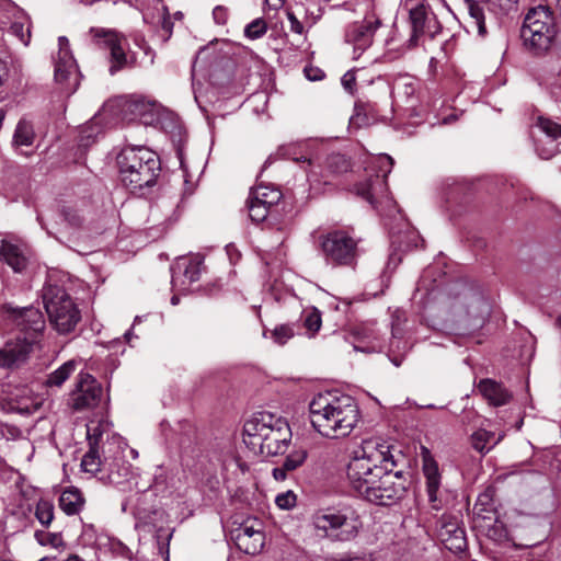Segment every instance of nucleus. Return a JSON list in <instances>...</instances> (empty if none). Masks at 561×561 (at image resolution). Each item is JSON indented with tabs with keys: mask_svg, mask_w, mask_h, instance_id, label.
Returning a JSON list of instances; mask_svg holds the SVG:
<instances>
[{
	"mask_svg": "<svg viewBox=\"0 0 561 561\" xmlns=\"http://www.w3.org/2000/svg\"><path fill=\"white\" fill-rule=\"evenodd\" d=\"M314 430L327 438L348 436L360 421V411L353 397L332 392L319 393L309 404Z\"/></svg>",
	"mask_w": 561,
	"mask_h": 561,
	"instance_id": "1",
	"label": "nucleus"
},
{
	"mask_svg": "<svg viewBox=\"0 0 561 561\" xmlns=\"http://www.w3.org/2000/svg\"><path fill=\"white\" fill-rule=\"evenodd\" d=\"M391 446L380 437H369L354 449L347 463L346 476L351 486L364 495L377 482L386 469H393L396 461Z\"/></svg>",
	"mask_w": 561,
	"mask_h": 561,
	"instance_id": "2",
	"label": "nucleus"
},
{
	"mask_svg": "<svg viewBox=\"0 0 561 561\" xmlns=\"http://www.w3.org/2000/svg\"><path fill=\"white\" fill-rule=\"evenodd\" d=\"M290 439L288 423L270 412L255 413L243 425V442L254 454L266 457L283 454Z\"/></svg>",
	"mask_w": 561,
	"mask_h": 561,
	"instance_id": "3",
	"label": "nucleus"
},
{
	"mask_svg": "<svg viewBox=\"0 0 561 561\" xmlns=\"http://www.w3.org/2000/svg\"><path fill=\"white\" fill-rule=\"evenodd\" d=\"M3 311L24 332L23 337L18 336L15 341L7 342L0 350V366L12 367L26 360L45 327V321L41 311L33 307L19 309L4 305Z\"/></svg>",
	"mask_w": 561,
	"mask_h": 561,
	"instance_id": "4",
	"label": "nucleus"
},
{
	"mask_svg": "<svg viewBox=\"0 0 561 561\" xmlns=\"http://www.w3.org/2000/svg\"><path fill=\"white\" fill-rule=\"evenodd\" d=\"M121 182L133 192L154 185L159 161L153 151L144 146H128L117 156Z\"/></svg>",
	"mask_w": 561,
	"mask_h": 561,
	"instance_id": "5",
	"label": "nucleus"
},
{
	"mask_svg": "<svg viewBox=\"0 0 561 561\" xmlns=\"http://www.w3.org/2000/svg\"><path fill=\"white\" fill-rule=\"evenodd\" d=\"M312 525L321 536L346 542L355 539L363 526L360 516L351 507L319 510L312 515Z\"/></svg>",
	"mask_w": 561,
	"mask_h": 561,
	"instance_id": "6",
	"label": "nucleus"
},
{
	"mask_svg": "<svg viewBox=\"0 0 561 561\" xmlns=\"http://www.w3.org/2000/svg\"><path fill=\"white\" fill-rule=\"evenodd\" d=\"M43 304L50 324L60 334L75 330L81 319L80 310L61 287L47 285L43 289Z\"/></svg>",
	"mask_w": 561,
	"mask_h": 561,
	"instance_id": "7",
	"label": "nucleus"
},
{
	"mask_svg": "<svg viewBox=\"0 0 561 561\" xmlns=\"http://www.w3.org/2000/svg\"><path fill=\"white\" fill-rule=\"evenodd\" d=\"M405 5L409 9L411 34L408 39H403L398 30L394 28L396 35L387 41V44L398 42L396 48L411 49L417 45L421 35L434 37L440 32L442 26L430 4L424 0L415 3L414 0H407Z\"/></svg>",
	"mask_w": 561,
	"mask_h": 561,
	"instance_id": "8",
	"label": "nucleus"
},
{
	"mask_svg": "<svg viewBox=\"0 0 561 561\" xmlns=\"http://www.w3.org/2000/svg\"><path fill=\"white\" fill-rule=\"evenodd\" d=\"M554 35V19L547 8L538 7L526 14L520 30L525 46L536 51L547 50Z\"/></svg>",
	"mask_w": 561,
	"mask_h": 561,
	"instance_id": "9",
	"label": "nucleus"
},
{
	"mask_svg": "<svg viewBox=\"0 0 561 561\" xmlns=\"http://www.w3.org/2000/svg\"><path fill=\"white\" fill-rule=\"evenodd\" d=\"M320 249L329 264L353 266L358 256L357 241L345 231L335 230L320 236Z\"/></svg>",
	"mask_w": 561,
	"mask_h": 561,
	"instance_id": "10",
	"label": "nucleus"
},
{
	"mask_svg": "<svg viewBox=\"0 0 561 561\" xmlns=\"http://www.w3.org/2000/svg\"><path fill=\"white\" fill-rule=\"evenodd\" d=\"M393 167V159L388 154H380L369 167L371 171L378 168V173L369 174L368 179L359 182L355 186L356 194L366 199L370 205L377 207L378 204L389 202L387 176Z\"/></svg>",
	"mask_w": 561,
	"mask_h": 561,
	"instance_id": "11",
	"label": "nucleus"
},
{
	"mask_svg": "<svg viewBox=\"0 0 561 561\" xmlns=\"http://www.w3.org/2000/svg\"><path fill=\"white\" fill-rule=\"evenodd\" d=\"M58 53L54 59L55 81L65 95L76 92L79 85V71L76 60L69 48V41L65 36L58 38Z\"/></svg>",
	"mask_w": 561,
	"mask_h": 561,
	"instance_id": "12",
	"label": "nucleus"
},
{
	"mask_svg": "<svg viewBox=\"0 0 561 561\" xmlns=\"http://www.w3.org/2000/svg\"><path fill=\"white\" fill-rule=\"evenodd\" d=\"M392 470L386 469V473L377 482H374L363 497L378 505H389L401 499L407 490V480L401 471L393 472Z\"/></svg>",
	"mask_w": 561,
	"mask_h": 561,
	"instance_id": "13",
	"label": "nucleus"
},
{
	"mask_svg": "<svg viewBox=\"0 0 561 561\" xmlns=\"http://www.w3.org/2000/svg\"><path fill=\"white\" fill-rule=\"evenodd\" d=\"M451 311L460 319H479L489 312V305L480 293L463 287L454 298Z\"/></svg>",
	"mask_w": 561,
	"mask_h": 561,
	"instance_id": "14",
	"label": "nucleus"
},
{
	"mask_svg": "<svg viewBox=\"0 0 561 561\" xmlns=\"http://www.w3.org/2000/svg\"><path fill=\"white\" fill-rule=\"evenodd\" d=\"M232 539L239 550L247 554H257L264 547L265 536L262 523L257 519L247 520L232 531Z\"/></svg>",
	"mask_w": 561,
	"mask_h": 561,
	"instance_id": "15",
	"label": "nucleus"
},
{
	"mask_svg": "<svg viewBox=\"0 0 561 561\" xmlns=\"http://www.w3.org/2000/svg\"><path fill=\"white\" fill-rule=\"evenodd\" d=\"M380 22L377 19H366L347 26L345 42L353 46V58L358 59L373 44V38Z\"/></svg>",
	"mask_w": 561,
	"mask_h": 561,
	"instance_id": "16",
	"label": "nucleus"
},
{
	"mask_svg": "<svg viewBox=\"0 0 561 561\" xmlns=\"http://www.w3.org/2000/svg\"><path fill=\"white\" fill-rule=\"evenodd\" d=\"M101 394L100 383L90 374L81 373L72 392L71 407L76 411L93 409L99 404Z\"/></svg>",
	"mask_w": 561,
	"mask_h": 561,
	"instance_id": "17",
	"label": "nucleus"
},
{
	"mask_svg": "<svg viewBox=\"0 0 561 561\" xmlns=\"http://www.w3.org/2000/svg\"><path fill=\"white\" fill-rule=\"evenodd\" d=\"M98 44H103L110 49V72L111 75L116 73L123 69L127 64V57L122 46L123 37L113 30H106L101 27H93L90 30Z\"/></svg>",
	"mask_w": 561,
	"mask_h": 561,
	"instance_id": "18",
	"label": "nucleus"
},
{
	"mask_svg": "<svg viewBox=\"0 0 561 561\" xmlns=\"http://www.w3.org/2000/svg\"><path fill=\"white\" fill-rule=\"evenodd\" d=\"M439 538L453 552H461L467 547L465 530L456 522H446L439 529Z\"/></svg>",
	"mask_w": 561,
	"mask_h": 561,
	"instance_id": "19",
	"label": "nucleus"
},
{
	"mask_svg": "<svg viewBox=\"0 0 561 561\" xmlns=\"http://www.w3.org/2000/svg\"><path fill=\"white\" fill-rule=\"evenodd\" d=\"M0 256L16 273L24 271L28 261L26 249L10 241H2Z\"/></svg>",
	"mask_w": 561,
	"mask_h": 561,
	"instance_id": "20",
	"label": "nucleus"
},
{
	"mask_svg": "<svg viewBox=\"0 0 561 561\" xmlns=\"http://www.w3.org/2000/svg\"><path fill=\"white\" fill-rule=\"evenodd\" d=\"M478 390L494 407L504 405L511 399V393L492 379L481 380L478 385Z\"/></svg>",
	"mask_w": 561,
	"mask_h": 561,
	"instance_id": "21",
	"label": "nucleus"
},
{
	"mask_svg": "<svg viewBox=\"0 0 561 561\" xmlns=\"http://www.w3.org/2000/svg\"><path fill=\"white\" fill-rule=\"evenodd\" d=\"M424 477L426 479V492L428 496V501L432 504V507L438 510V489L440 485V474L438 471V466L433 460H425L423 466Z\"/></svg>",
	"mask_w": 561,
	"mask_h": 561,
	"instance_id": "22",
	"label": "nucleus"
},
{
	"mask_svg": "<svg viewBox=\"0 0 561 561\" xmlns=\"http://www.w3.org/2000/svg\"><path fill=\"white\" fill-rule=\"evenodd\" d=\"M84 499L75 488L65 490L59 497V506L67 515L78 514L83 507Z\"/></svg>",
	"mask_w": 561,
	"mask_h": 561,
	"instance_id": "23",
	"label": "nucleus"
},
{
	"mask_svg": "<svg viewBox=\"0 0 561 561\" xmlns=\"http://www.w3.org/2000/svg\"><path fill=\"white\" fill-rule=\"evenodd\" d=\"M500 440V436L496 437L493 432L482 428L476 431L471 435L472 447L481 454H485L491 450Z\"/></svg>",
	"mask_w": 561,
	"mask_h": 561,
	"instance_id": "24",
	"label": "nucleus"
},
{
	"mask_svg": "<svg viewBox=\"0 0 561 561\" xmlns=\"http://www.w3.org/2000/svg\"><path fill=\"white\" fill-rule=\"evenodd\" d=\"M249 197L264 206L272 207L280 201L282 193L277 188L260 185L250 193Z\"/></svg>",
	"mask_w": 561,
	"mask_h": 561,
	"instance_id": "25",
	"label": "nucleus"
},
{
	"mask_svg": "<svg viewBox=\"0 0 561 561\" xmlns=\"http://www.w3.org/2000/svg\"><path fill=\"white\" fill-rule=\"evenodd\" d=\"M465 9L473 21V25L480 36L486 34L483 7L476 0H462Z\"/></svg>",
	"mask_w": 561,
	"mask_h": 561,
	"instance_id": "26",
	"label": "nucleus"
},
{
	"mask_svg": "<svg viewBox=\"0 0 561 561\" xmlns=\"http://www.w3.org/2000/svg\"><path fill=\"white\" fill-rule=\"evenodd\" d=\"M77 363L71 359L62 364L47 377L48 387H60L76 370Z\"/></svg>",
	"mask_w": 561,
	"mask_h": 561,
	"instance_id": "27",
	"label": "nucleus"
},
{
	"mask_svg": "<svg viewBox=\"0 0 561 561\" xmlns=\"http://www.w3.org/2000/svg\"><path fill=\"white\" fill-rule=\"evenodd\" d=\"M35 134L33 130V126L22 119L18 123L16 128L13 135V145L19 146H31L34 141Z\"/></svg>",
	"mask_w": 561,
	"mask_h": 561,
	"instance_id": "28",
	"label": "nucleus"
},
{
	"mask_svg": "<svg viewBox=\"0 0 561 561\" xmlns=\"http://www.w3.org/2000/svg\"><path fill=\"white\" fill-rule=\"evenodd\" d=\"M130 476V466L123 459H115L108 469L107 479L111 483L121 484Z\"/></svg>",
	"mask_w": 561,
	"mask_h": 561,
	"instance_id": "29",
	"label": "nucleus"
},
{
	"mask_svg": "<svg viewBox=\"0 0 561 561\" xmlns=\"http://www.w3.org/2000/svg\"><path fill=\"white\" fill-rule=\"evenodd\" d=\"M35 516L43 526L48 527L54 518V505L46 500L38 501Z\"/></svg>",
	"mask_w": 561,
	"mask_h": 561,
	"instance_id": "30",
	"label": "nucleus"
},
{
	"mask_svg": "<svg viewBox=\"0 0 561 561\" xmlns=\"http://www.w3.org/2000/svg\"><path fill=\"white\" fill-rule=\"evenodd\" d=\"M101 465L102 462L100 456L94 446L91 444L90 450L83 456L81 460V468L85 472L96 473L101 470Z\"/></svg>",
	"mask_w": 561,
	"mask_h": 561,
	"instance_id": "31",
	"label": "nucleus"
},
{
	"mask_svg": "<svg viewBox=\"0 0 561 561\" xmlns=\"http://www.w3.org/2000/svg\"><path fill=\"white\" fill-rule=\"evenodd\" d=\"M321 323V313L317 308L305 311L304 327L307 329L310 336H313L320 330Z\"/></svg>",
	"mask_w": 561,
	"mask_h": 561,
	"instance_id": "32",
	"label": "nucleus"
},
{
	"mask_svg": "<svg viewBox=\"0 0 561 561\" xmlns=\"http://www.w3.org/2000/svg\"><path fill=\"white\" fill-rule=\"evenodd\" d=\"M267 32V23L264 19L257 18L249 23L244 28V35L249 39H259Z\"/></svg>",
	"mask_w": 561,
	"mask_h": 561,
	"instance_id": "33",
	"label": "nucleus"
},
{
	"mask_svg": "<svg viewBox=\"0 0 561 561\" xmlns=\"http://www.w3.org/2000/svg\"><path fill=\"white\" fill-rule=\"evenodd\" d=\"M24 21H14L10 27L13 35H15L25 46L30 43L31 27L26 19Z\"/></svg>",
	"mask_w": 561,
	"mask_h": 561,
	"instance_id": "34",
	"label": "nucleus"
},
{
	"mask_svg": "<svg viewBox=\"0 0 561 561\" xmlns=\"http://www.w3.org/2000/svg\"><path fill=\"white\" fill-rule=\"evenodd\" d=\"M537 125L551 139V142L561 137V125L556 122L539 117Z\"/></svg>",
	"mask_w": 561,
	"mask_h": 561,
	"instance_id": "35",
	"label": "nucleus"
},
{
	"mask_svg": "<svg viewBox=\"0 0 561 561\" xmlns=\"http://www.w3.org/2000/svg\"><path fill=\"white\" fill-rule=\"evenodd\" d=\"M248 208H249V216L252 221L254 222H261L263 221L267 215H268V206H264L250 197L248 198Z\"/></svg>",
	"mask_w": 561,
	"mask_h": 561,
	"instance_id": "36",
	"label": "nucleus"
},
{
	"mask_svg": "<svg viewBox=\"0 0 561 561\" xmlns=\"http://www.w3.org/2000/svg\"><path fill=\"white\" fill-rule=\"evenodd\" d=\"M306 458H307L306 450H304V449L295 450L286 457L283 466L288 471H293V470L297 469L299 466H301L304 463V461L306 460Z\"/></svg>",
	"mask_w": 561,
	"mask_h": 561,
	"instance_id": "37",
	"label": "nucleus"
},
{
	"mask_svg": "<svg viewBox=\"0 0 561 561\" xmlns=\"http://www.w3.org/2000/svg\"><path fill=\"white\" fill-rule=\"evenodd\" d=\"M294 336V329L288 324H282L276 327L272 331V337L279 345H284Z\"/></svg>",
	"mask_w": 561,
	"mask_h": 561,
	"instance_id": "38",
	"label": "nucleus"
},
{
	"mask_svg": "<svg viewBox=\"0 0 561 561\" xmlns=\"http://www.w3.org/2000/svg\"><path fill=\"white\" fill-rule=\"evenodd\" d=\"M277 506L283 510H289L295 506L296 504V495L291 492H285L282 494H278L275 500Z\"/></svg>",
	"mask_w": 561,
	"mask_h": 561,
	"instance_id": "39",
	"label": "nucleus"
},
{
	"mask_svg": "<svg viewBox=\"0 0 561 561\" xmlns=\"http://www.w3.org/2000/svg\"><path fill=\"white\" fill-rule=\"evenodd\" d=\"M304 72H305L307 79L310 81L322 80L325 76L321 69H319L317 67H312V66L306 67L304 69Z\"/></svg>",
	"mask_w": 561,
	"mask_h": 561,
	"instance_id": "40",
	"label": "nucleus"
},
{
	"mask_svg": "<svg viewBox=\"0 0 561 561\" xmlns=\"http://www.w3.org/2000/svg\"><path fill=\"white\" fill-rule=\"evenodd\" d=\"M214 20L217 24H225L228 20V11L224 7H216L213 11Z\"/></svg>",
	"mask_w": 561,
	"mask_h": 561,
	"instance_id": "41",
	"label": "nucleus"
},
{
	"mask_svg": "<svg viewBox=\"0 0 561 561\" xmlns=\"http://www.w3.org/2000/svg\"><path fill=\"white\" fill-rule=\"evenodd\" d=\"M184 274L190 279V282L197 280L198 275H199V263L198 262L190 263V265L185 268Z\"/></svg>",
	"mask_w": 561,
	"mask_h": 561,
	"instance_id": "42",
	"label": "nucleus"
},
{
	"mask_svg": "<svg viewBox=\"0 0 561 561\" xmlns=\"http://www.w3.org/2000/svg\"><path fill=\"white\" fill-rule=\"evenodd\" d=\"M289 24H290V31L301 35L304 33V25L302 23L296 18V15L291 12L287 14Z\"/></svg>",
	"mask_w": 561,
	"mask_h": 561,
	"instance_id": "43",
	"label": "nucleus"
},
{
	"mask_svg": "<svg viewBox=\"0 0 561 561\" xmlns=\"http://www.w3.org/2000/svg\"><path fill=\"white\" fill-rule=\"evenodd\" d=\"M325 561H370V560L365 559V558H359V557H350L347 554H342V556H337V557H328L325 559Z\"/></svg>",
	"mask_w": 561,
	"mask_h": 561,
	"instance_id": "44",
	"label": "nucleus"
},
{
	"mask_svg": "<svg viewBox=\"0 0 561 561\" xmlns=\"http://www.w3.org/2000/svg\"><path fill=\"white\" fill-rule=\"evenodd\" d=\"M287 472H288V470L285 469L284 466L276 467V468L273 469V477L277 481H284L286 479V477H287Z\"/></svg>",
	"mask_w": 561,
	"mask_h": 561,
	"instance_id": "45",
	"label": "nucleus"
},
{
	"mask_svg": "<svg viewBox=\"0 0 561 561\" xmlns=\"http://www.w3.org/2000/svg\"><path fill=\"white\" fill-rule=\"evenodd\" d=\"M342 83L347 90H352L353 84H355V76L346 72L342 78Z\"/></svg>",
	"mask_w": 561,
	"mask_h": 561,
	"instance_id": "46",
	"label": "nucleus"
},
{
	"mask_svg": "<svg viewBox=\"0 0 561 561\" xmlns=\"http://www.w3.org/2000/svg\"><path fill=\"white\" fill-rule=\"evenodd\" d=\"M556 151L557 150L554 147L547 151L545 149H538V153L542 159H550L554 154Z\"/></svg>",
	"mask_w": 561,
	"mask_h": 561,
	"instance_id": "47",
	"label": "nucleus"
},
{
	"mask_svg": "<svg viewBox=\"0 0 561 561\" xmlns=\"http://www.w3.org/2000/svg\"><path fill=\"white\" fill-rule=\"evenodd\" d=\"M266 3L273 8V9H278L280 8L283 4H284V1L285 0H265Z\"/></svg>",
	"mask_w": 561,
	"mask_h": 561,
	"instance_id": "48",
	"label": "nucleus"
},
{
	"mask_svg": "<svg viewBox=\"0 0 561 561\" xmlns=\"http://www.w3.org/2000/svg\"><path fill=\"white\" fill-rule=\"evenodd\" d=\"M7 75V68L4 62L0 59V84L3 82Z\"/></svg>",
	"mask_w": 561,
	"mask_h": 561,
	"instance_id": "49",
	"label": "nucleus"
},
{
	"mask_svg": "<svg viewBox=\"0 0 561 561\" xmlns=\"http://www.w3.org/2000/svg\"><path fill=\"white\" fill-rule=\"evenodd\" d=\"M133 106L135 107V111H137L140 114V108L145 106L142 101H135L133 103Z\"/></svg>",
	"mask_w": 561,
	"mask_h": 561,
	"instance_id": "50",
	"label": "nucleus"
},
{
	"mask_svg": "<svg viewBox=\"0 0 561 561\" xmlns=\"http://www.w3.org/2000/svg\"><path fill=\"white\" fill-rule=\"evenodd\" d=\"M66 561H84L83 559H81L79 556L77 554H71L69 556Z\"/></svg>",
	"mask_w": 561,
	"mask_h": 561,
	"instance_id": "51",
	"label": "nucleus"
},
{
	"mask_svg": "<svg viewBox=\"0 0 561 561\" xmlns=\"http://www.w3.org/2000/svg\"><path fill=\"white\" fill-rule=\"evenodd\" d=\"M171 302H172V305H178L179 304V297L178 296H173L171 298Z\"/></svg>",
	"mask_w": 561,
	"mask_h": 561,
	"instance_id": "52",
	"label": "nucleus"
},
{
	"mask_svg": "<svg viewBox=\"0 0 561 561\" xmlns=\"http://www.w3.org/2000/svg\"><path fill=\"white\" fill-rule=\"evenodd\" d=\"M557 8H558V10H559V11H560V13H561V0H558V1H557Z\"/></svg>",
	"mask_w": 561,
	"mask_h": 561,
	"instance_id": "53",
	"label": "nucleus"
},
{
	"mask_svg": "<svg viewBox=\"0 0 561 561\" xmlns=\"http://www.w3.org/2000/svg\"><path fill=\"white\" fill-rule=\"evenodd\" d=\"M125 337H126V340H127V341H129V340H130V337H131V333H130V332H127V333L125 334Z\"/></svg>",
	"mask_w": 561,
	"mask_h": 561,
	"instance_id": "54",
	"label": "nucleus"
},
{
	"mask_svg": "<svg viewBox=\"0 0 561 561\" xmlns=\"http://www.w3.org/2000/svg\"><path fill=\"white\" fill-rule=\"evenodd\" d=\"M393 363H394V365H396V366H399V365H400V362H399V360H397V359H394V360H393Z\"/></svg>",
	"mask_w": 561,
	"mask_h": 561,
	"instance_id": "55",
	"label": "nucleus"
},
{
	"mask_svg": "<svg viewBox=\"0 0 561 561\" xmlns=\"http://www.w3.org/2000/svg\"><path fill=\"white\" fill-rule=\"evenodd\" d=\"M449 119H450V118H449V117H447V118H445V119H444V122H445V123H448V122H449Z\"/></svg>",
	"mask_w": 561,
	"mask_h": 561,
	"instance_id": "56",
	"label": "nucleus"
}]
</instances>
